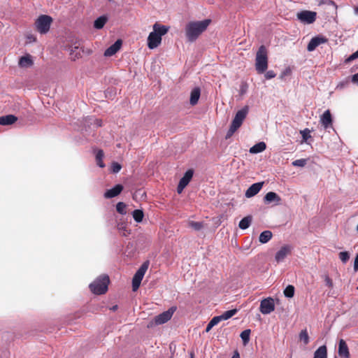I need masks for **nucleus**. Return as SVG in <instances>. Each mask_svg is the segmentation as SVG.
<instances>
[{
	"mask_svg": "<svg viewBox=\"0 0 358 358\" xmlns=\"http://www.w3.org/2000/svg\"><path fill=\"white\" fill-rule=\"evenodd\" d=\"M211 20L191 21L185 26V36L189 42H194L210 25Z\"/></svg>",
	"mask_w": 358,
	"mask_h": 358,
	"instance_id": "obj_1",
	"label": "nucleus"
},
{
	"mask_svg": "<svg viewBox=\"0 0 358 358\" xmlns=\"http://www.w3.org/2000/svg\"><path fill=\"white\" fill-rule=\"evenodd\" d=\"M169 31V27L164 25L155 23L153 25V31L150 33L148 37V46L153 50L157 48L162 42V36Z\"/></svg>",
	"mask_w": 358,
	"mask_h": 358,
	"instance_id": "obj_2",
	"label": "nucleus"
},
{
	"mask_svg": "<svg viewBox=\"0 0 358 358\" xmlns=\"http://www.w3.org/2000/svg\"><path fill=\"white\" fill-rule=\"evenodd\" d=\"M268 68L267 50L264 45H261L256 54L255 69L258 73H263Z\"/></svg>",
	"mask_w": 358,
	"mask_h": 358,
	"instance_id": "obj_3",
	"label": "nucleus"
},
{
	"mask_svg": "<svg viewBox=\"0 0 358 358\" xmlns=\"http://www.w3.org/2000/svg\"><path fill=\"white\" fill-rule=\"evenodd\" d=\"M109 277L103 275L98 277L94 281L90 284L89 287L92 292L95 294H103L108 290Z\"/></svg>",
	"mask_w": 358,
	"mask_h": 358,
	"instance_id": "obj_4",
	"label": "nucleus"
},
{
	"mask_svg": "<svg viewBox=\"0 0 358 358\" xmlns=\"http://www.w3.org/2000/svg\"><path fill=\"white\" fill-rule=\"evenodd\" d=\"M52 19L46 15H41L35 22L36 29L41 34H46L50 27Z\"/></svg>",
	"mask_w": 358,
	"mask_h": 358,
	"instance_id": "obj_5",
	"label": "nucleus"
},
{
	"mask_svg": "<svg viewBox=\"0 0 358 358\" xmlns=\"http://www.w3.org/2000/svg\"><path fill=\"white\" fill-rule=\"evenodd\" d=\"M148 268V262L143 263L141 267L138 269V271L134 274L132 279V289L133 291H136L143 278V276Z\"/></svg>",
	"mask_w": 358,
	"mask_h": 358,
	"instance_id": "obj_6",
	"label": "nucleus"
},
{
	"mask_svg": "<svg viewBox=\"0 0 358 358\" xmlns=\"http://www.w3.org/2000/svg\"><path fill=\"white\" fill-rule=\"evenodd\" d=\"M176 310V307L173 306L171 307L168 310L164 311L160 313L159 315H157L154 318L155 324H162L170 320Z\"/></svg>",
	"mask_w": 358,
	"mask_h": 358,
	"instance_id": "obj_7",
	"label": "nucleus"
},
{
	"mask_svg": "<svg viewBox=\"0 0 358 358\" xmlns=\"http://www.w3.org/2000/svg\"><path fill=\"white\" fill-rule=\"evenodd\" d=\"M248 113V107L245 106L239 110L235 115L231 125L234 128L238 129L243 124V120L245 119Z\"/></svg>",
	"mask_w": 358,
	"mask_h": 358,
	"instance_id": "obj_8",
	"label": "nucleus"
},
{
	"mask_svg": "<svg viewBox=\"0 0 358 358\" xmlns=\"http://www.w3.org/2000/svg\"><path fill=\"white\" fill-rule=\"evenodd\" d=\"M275 310L274 300L271 297H268L262 300L259 306L260 312L264 315L270 314Z\"/></svg>",
	"mask_w": 358,
	"mask_h": 358,
	"instance_id": "obj_9",
	"label": "nucleus"
},
{
	"mask_svg": "<svg viewBox=\"0 0 358 358\" xmlns=\"http://www.w3.org/2000/svg\"><path fill=\"white\" fill-rule=\"evenodd\" d=\"M297 17L302 22L312 24L315 21L316 13L309 10H303L297 14Z\"/></svg>",
	"mask_w": 358,
	"mask_h": 358,
	"instance_id": "obj_10",
	"label": "nucleus"
},
{
	"mask_svg": "<svg viewBox=\"0 0 358 358\" xmlns=\"http://www.w3.org/2000/svg\"><path fill=\"white\" fill-rule=\"evenodd\" d=\"M327 42V38L322 36H317L311 38L308 44L307 50L309 52H312L315 50L320 45Z\"/></svg>",
	"mask_w": 358,
	"mask_h": 358,
	"instance_id": "obj_11",
	"label": "nucleus"
},
{
	"mask_svg": "<svg viewBox=\"0 0 358 358\" xmlns=\"http://www.w3.org/2000/svg\"><path fill=\"white\" fill-rule=\"evenodd\" d=\"M292 250V247L290 245H286L282 246L275 254V259L277 262H282L286 257L290 254Z\"/></svg>",
	"mask_w": 358,
	"mask_h": 358,
	"instance_id": "obj_12",
	"label": "nucleus"
},
{
	"mask_svg": "<svg viewBox=\"0 0 358 358\" xmlns=\"http://www.w3.org/2000/svg\"><path fill=\"white\" fill-rule=\"evenodd\" d=\"M332 117L329 110L324 112L320 117V123L325 129L332 128Z\"/></svg>",
	"mask_w": 358,
	"mask_h": 358,
	"instance_id": "obj_13",
	"label": "nucleus"
},
{
	"mask_svg": "<svg viewBox=\"0 0 358 358\" xmlns=\"http://www.w3.org/2000/svg\"><path fill=\"white\" fill-rule=\"evenodd\" d=\"M338 354L341 358H350V354L348 346L343 339H341L338 343Z\"/></svg>",
	"mask_w": 358,
	"mask_h": 358,
	"instance_id": "obj_14",
	"label": "nucleus"
},
{
	"mask_svg": "<svg viewBox=\"0 0 358 358\" xmlns=\"http://www.w3.org/2000/svg\"><path fill=\"white\" fill-rule=\"evenodd\" d=\"M264 182H256L252 184L245 192V196L251 198L256 195L262 188Z\"/></svg>",
	"mask_w": 358,
	"mask_h": 358,
	"instance_id": "obj_15",
	"label": "nucleus"
},
{
	"mask_svg": "<svg viewBox=\"0 0 358 358\" xmlns=\"http://www.w3.org/2000/svg\"><path fill=\"white\" fill-rule=\"evenodd\" d=\"M123 189V186L120 184L115 185L113 188L108 189L104 193V197L106 199H111L119 195Z\"/></svg>",
	"mask_w": 358,
	"mask_h": 358,
	"instance_id": "obj_16",
	"label": "nucleus"
},
{
	"mask_svg": "<svg viewBox=\"0 0 358 358\" xmlns=\"http://www.w3.org/2000/svg\"><path fill=\"white\" fill-rule=\"evenodd\" d=\"M122 41L117 40L113 45L108 47L104 52V56L111 57L114 55L121 48Z\"/></svg>",
	"mask_w": 358,
	"mask_h": 358,
	"instance_id": "obj_17",
	"label": "nucleus"
},
{
	"mask_svg": "<svg viewBox=\"0 0 358 358\" xmlns=\"http://www.w3.org/2000/svg\"><path fill=\"white\" fill-rule=\"evenodd\" d=\"M264 200L266 203H273L275 205H278L281 201V198L275 192H269L265 195Z\"/></svg>",
	"mask_w": 358,
	"mask_h": 358,
	"instance_id": "obj_18",
	"label": "nucleus"
},
{
	"mask_svg": "<svg viewBox=\"0 0 358 358\" xmlns=\"http://www.w3.org/2000/svg\"><path fill=\"white\" fill-rule=\"evenodd\" d=\"M34 64L31 56L30 55H26L20 58L18 65L21 68H29L31 67Z\"/></svg>",
	"mask_w": 358,
	"mask_h": 358,
	"instance_id": "obj_19",
	"label": "nucleus"
},
{
	"mask_svg": "<svg viewBox=\"0 0 358 358\" xmlns=\"http://www.w3.org/2000/svg\"><path fill=\"white\" fill-rule=\"evenodd\" d=\"M17 120V117L14 115H6L0 117V125H11Z\"/></svg>",
	"mask_w": 358,
	"mask_h": 358,
	"instance_id": "obj_20",
	"label": "nucleus"
},
{
	"mask_svg": "<svg viewBox=\"0 0 358 358\" xmlns=\"http://www.w3.org/2000/svg\"><path fill=\"white\" fill-rule=\"evenodd\" d=\"M201 90L199 87H194L190 93L189 103L192 106H194L198 103L200 98Z\"/></svg>",
	"mask_w": 358,
	"mask_h": 358,
	"instance_id": "obj_21",
	"label": "nucleus"
},
{
	"mask_svg": "<svg viewBox=\"0 0 358 358\" xmlns=\"http://www.w3.org/2000/svg\"><path fill=\"white\" fill-rule=\"evenodd\" d=\"M266 145L264 142H259L256 143L250 149V152L252 154H257L265 150Z\"/></svg>",
	"mask_w": 358,
	"mask_h": 358,
	"instance_id": "obj_22",
	"label": "nucleus"
},
{
	"mask_svg": "<svg viewBox=\"0 0 358 358\" xmlns=\"http://www.w3.org/2000/svg\"><path fill=\"white\" fill-rule=\"evenodd\" d=\"M313 358H327V349L326 345L319 347L314 352Z\"/></svg>",
	"mask_w": 358,
	"mask_h": 358,
	"instance_id": "obj_23",
	"label": "nucleus"
},
{
	"mask_svg": "<svg viewBox=\"0 0 358 358\" xmlns=\"http://www.w3.org/2000/svg\"><path fill=\"white\" fill-rule=\"evenodd\" d=\"M194 174V171L192 169L187 170L184 176L182 177V178L180 180L179 182L182 183V185H185L187 186L190 180H192Z\"/></svg>",
	"mask_w": 358,
	"mask_h": 358,
	"instance_id": "obj_24",
	"label": "nucleus"
},
{
	"mask_svg": "<svg viewBox=\"0 0 358 358\" xmlns=\"http://www.w3.org/2000/svg\"><path fill=\"white\" fill-rule=\"evenodd\" d=\"M272 236L273 234L271 231H264L260 234L259 241L262 243H266L271 239Z\"/></svg>",
	"mask_w": 358,
	"mask_h": 358,
	"instance_id": "obj_25",
	"label": "nucleus"
},
{
	"mask_svg": "<svg viewBox=\"0 0 358 358\" xmlns=\"http://www.w3.org/2000/svg\"><path fill=\"white\" fill-rule=\"evenodd\" d=\"M108 20V17L105 15H101L95 20L94 27L95 29H101L103 27Z\"/></svg>",
	"mask_w": 358,
	"mask_h": 358,
	"instance_id": "obj_26",
	"label": "nucleus"
},
{
	"mask_svg": "<svg viewBox=\"0 0 358 358\" xmlns=\"http://www.w3.org/2000/svg\"><path fill=\"white\" fill-rule=\"evenodd\" d=\"M96 162L97 166L100 168L105 167V164L103 162V158L104 157V153L102 150H98L95 152Z\"/></svg>",
	"mask_w": 358,
	"mask_h": 358,
	"instance_id": "obj_27",
	"label": "nucleus"
},
{
	"mask_svg": "<svg viewBox=\"0 0 358 358\" xmlns=\"http://www.w3.org/2000/svg\"><path fill=\"white\" fill-rule=\"evenodd\" d=\"M238 312V310L236 308L231 309L227 311H225L223 314L218 315V317L220 319V322L222 320H227L234 315H235Z\"/></svg>",
	"mask_w": 358,
	"mask_h": 358,
	"instance_id": "obj_28",
	"label": "nucleus"
},
{
	"mask_svg": "<svg viewBox=\"0 0 358 358\" xmlns=\"http://www.w3.org/2000/svg\"><path fill=\"white\" fill-rule=\"evenodd\" d=\"M252 222V217L251 216H247L243 217L239 222L238 227L241 229H248L250 224Z\"/></svg>",
	"mask_w": 358,
	"mask_h": 358,
	"instance_id": "obj_29",
	"label": "nucleus"
},
{
	"mask_svg": "<svg viewBox=\"0 0 358 358\" xmlns=\"http://www.w3.org/2000/svg\"><path fill=\"white\" fill-rule=\"evenodd\" d=\"M132 215H133L134 220L136 222H141L143 220L144 214H143V210L136 209L133 211Z\"/></svg>",
	"mask_w": 358,
	"mask_h": 358,
	"instance_id": "obj_30",
	"label": "nucleus"
},
{
	"mask_svg": "<svg viewBox=\"0 0 358 358\" xmlns=\"http://www.w3.org/2000/svg\"><path fill=\"white\" fill-rule=\"evenodd\" d=\"M299 340L303 342L304 345H307L309 343L310 338L306 329L300 332Z\"/></svg>",
	"mask_w": 358,
	"mask_h": 358,
	"instance_id": "obj_31",
	"label": "nucleus"
},
{
	"mask_svg": "<svg viewBox=\"0 0 358 358\" xmlns=\"http://www.w3.org/2000/svg\"><path fill=\"white\" fill-rule=\"evenodd\" d=\"M220 322V319L218 316H215L212 318V320L207 324L206 331L208 332L215 325H217Z\"/></svg>",
	"mask_w": 358,
	"mask_h": 358,
	"instance_id": "obj_32",
	"label": "nucleus"
},
{
	"mask_svg": "<svg viewBox=\"0 0 358 358\" xmlns=\"http://www.w3.org/2000/svg\"><path fill=\"white\" fill-rule=\"evenodd\" d=\"M294 287L293 285H289L284 289V294L287 298H292L294 295Z\"/></svg>",
	"mask_w": 358,
	"mask_h": 358,
	"instance_id": "obj_33",
	"label": "nucleus"
},
{
	"mask_svg": "<svg viewBox=\"0 0 358 358\" xmlns=\"http://www.w3.org/2000/svg\"><path fill=\"white\" fill-rule=\"evenodd\" d=\"M250 332V329H245L241 332L240 336L244 344H246L249 342Z\"/></svg>",
	"mask_w": 358,
	"mask_h": 358,
	"instance_id": "obj_34",
	"label": "nucleus"
},
{
	"mask_svg": "<svg viewBox=\"0 0 358 358\" xmlns=\"http://www.w3.org/2000/svg\"><path fill=\"white\" fill-rule=\"evenodd\" d=\"M126 204L123 202H118L116 205L117 211L121 215H125L127 213L126 211Z\"/></svg>",
	"mask_w": 358,
	"mask_h": 358,
	"instance_id": "obj_35",
	"label": "nucleus"
},
{
	"mask_svg": "<svg viewBox=\"0 0 358 358\" xmlns=\"http://www.w3.org/2000/svg\"><path fill=\"white\" fill-rule=\"evenodd\" d=\"M300 134H301L303 141L304 142H306L311 137L310 131L308 128H306L303 130H301Z\"/></svg>",
	"mask_w": 358,
	"mask_h": 358,
	"instance_id": "obj_36",
	"label": "nucleus"
},
{
	"mask_svg": "<svg viewBox=\"0 0 358 358\" xmlns=\"http://www.w3.org/2000/svg\"><path fill=\"white\" fill-rule=\"evenodd\" d=\"M189 226L193 228L195 231H199L203 227V224L201 222L190 221Z\"/></svg>",
	"mask_w": 358,
	"mask_h": 358,
	"instance_id": "obj_37",
	"label": "nucleus"
},
{
	"mask_svg": "<svg viewBox=\"0 0 358 358\" xmlns=\"http://www.w3.org/2000/svg\"><path fill=\"white\" fill-rule=\"evenodd\" d=\"M307 160L306 159H299L292 162L294 166L303 167L306 164Z\"/></svg>",
	"mask_w": 358,
	"mask_h": 358,
	"instance_id": "obj_38",
	"label": "nucleus"
},
{
	"mask_svg": "<svg viewBox=\"0 0 358 358\" xmlns=\"http://www.w3.org/2000/svg\"><path fill=\"white\" fill-rule=\"evenodd\" d=\"M339 258L343 263H346L350 259V254L346 251L341 252L339 253Z\"/></svg>",
	"mask_w": 358,
	"mask_h": 358,
	"instance_id": "obj_39",
	"label": "nucleus"
},
{
	"mask_svg": "<svg viewBox=\"0 0 358 358\" xmlns=\"http://www.w3.org/2000/svg\"><path fill=\"white\" fill-rule=\"evenodd\" d=\"M78 49V46L76 45L74 46L73 48H72L71 49V55L73 58V60H76V59L78 58L79 57H80V52H77V50Z\"/></svg>",
	"mask_w": 358,
	"mask_h": 358,
	"instance_id": "obj_40",
	"label": "nucleus"
},
{
	"mask_svg": "<svg viewBox=\"0 0 358 358\" xmlns=\"http://www.w3.org/2000/svg\"><path fill=\"white\" fill-rule=\"evenodd\" d=\"M122 169V166L117 162H113L111 165V171L114 173H118Z\"/></svg>",
	"mask_w": 358,
	"mask_h": 358,
	"instance_id": "obj_41",
	"label": "nucleus"
},
{
	"mask_svg": "<svg viewBox=\"0 0 358 358\" xmlns=\"http://www.w3.org/2000/svg\"><path fill=\"white\" fill-rule=\"evenodd\" d=\"M324 282H325V284L327 286H328L330 288H332L333 287V281L329 277L328 275H325L324 276Z\"/></svg>",
	"mask_w": 358,
	"mask_h": 358,
	"instance_id": "obj_42",
	"label": "nucleus"
},
{
	"mask_svg": "<svg viewBox=\"0 0 358 358\" xmlns=\"http://www.w3.org/2000/svg\"><path fill=\"white\" fill-rule=\"evenodd\" d=\"M238 129L234 128L233 126H230L227 134H226V138H230L237 130Z\"/></svg>",
	"mask_w": 358,
	"mask_h": 358,
	"instance_id": "obj_43",
	"label": "nucleus"
},
{
	"mask_svg": "<svg viewBox=\"0 0 358 358\" xmlns=\"http://www.w3.org/2000/svg\"><path fill=\"white\" fill-rule=\"evenodd\" d=\"M276 74L273 71H268L265 74V78L267 80L275 78Z\"/></svg>",
	"mask_w": 358,
	"mask_h": 358,
	"instance_id": "obj_44",
	"label": "nucleus"
},
{
	"mask_svg": "<svg viewBox=\"0 0 358 358\" xmlns=\"http://www.w3.org/2000/svg\"><path fill=\"white\" fill-rule=\"evenodd\" d=\"M291 69L289 68H287L285 69L282 72V73L280 74V78H283L284 77L287 76H289L291 74Z\"/></svg>",
	"mask_w": 358,
	"mask_h": 358,
	"instance_id": "obj_45",
	"label": "nucleus"
},
{
	"mask_svg": "<svg viewBox=\"0 0 358 358\" xmlns=\"http://www.w3.org/2000/svg\"><path fill=\"white\" fill-rule=\"evenodd\" d=\"M358 58V53L357 52V51L355 52H354L353 54H352L347 59H346V62H350L355 59Z\"/></svg>",
	"mask_w": 358,
	"mask_h": 358,
	"instance_id": "obj_46",
	"label": "nucleus"
},
{
	"mask_svg": "<svg viewBox=\"0 0 358 358\" xmlns=\"http://www.w3.org/2000/svg\"><path fill=\"white\" fill-rule=\"evenodd\" d=\"M185 187L186 186L185 185H182V183L179 182L178 185L177 187V192H178V194L182 193Z\"/></svg>",
	"mask_w": 358,
	"mask_h": 358,
	"instance_id": "obj_47",
	"label": "nucleus"
},
{
	"mask_svg": "<svg viewBox=\"0 0 358 358\" xmlns=\"http://www.w3.org/2000/svg\"><path fill=\"white\" fill-rule=\"evenodd\" d=\"M347 84H348V81L341 82L339 84H338L336 89H340V90L343 89L346 86Z\"/></svg>",
	"mask_w": 358,
	"mask_h": 358,
	"instance_id": "obj_48",
	"label": "nucleus"
},
{
	"mask_svg": "<svg viewBox=\"0 0 358 358\" xmlns=\"http://www.w3.org/2000/svg\"><path fill=\"white\" fill-rule=\"evenodd\" d=\"M352 82L358 85V73L352 76Z\"/></svg>",
	"mask_w": 358,
	"mask_h": 358,
	"instance_id": "obj_49",
	"label": "nucleus"
},
{
	"mask_svg": "<svg viewBox=\"0 0 358 358\" xmlns=\"http://www.w3.org/2000/svg\"><path fill=\"white\" fill-rule=\"evenodd\" d=\"M94 122H95V124H96L97 127H101L102 122H101V120L96 119V120H94Z\"/></svg>",
	"mask_w": 358,
	"mask_h": 358,
	"instance_id": "obj_50",
	"label": "nucleus"
},
{
	"mask_svg": "<svg viewBox=\"0 0 358 358\" xmlns=\"http://www.w3.org/2000/svg\"><path fill=\"white\" fill-rule=\"evenodd\" d=\"M231 358H240L238 353L236 352Z\"/></svg>",
	"mask_w": 358,
	"mask_h": 358,
	"instance_id": "obj_51",
	"label": "nucleus"
},
{
	"mask_svg": "<svg viewBox=\"0 0 358 358\" xmlns=\"http://www.w3.org/2000/svg\"><path fill=\"white\" fill-rule=\"evenodd\" d=\"M189 356H190V357H189V358H194V352L191 351V352H189Z\"/></svg>",
	"mask_w": 358,
	"mask_h": 358,
	"instance_id": "obj_52",
	"label": "nucleus"
},
{
	"mask_svg": "<svg viewBox=\"0 0 358 358\" xmlns=\"http://www.w3.org/2000/svg\"><path fill=\"white\" fill-rule=\"evenodd\" d=\"M329 4H331V5L335 6L334 2V1H329Z\"/></svg>",
	"mask_w": 358,
	"mask_h": 358,
	"instance_id": "obj_53",
	"label": "nucleus"
},
{
	"mask_svg": "<svg viewBox=\"0 0 358 358\" xmlns=\"http://www.w3.org/2000/svg\"><path fill=\"white\" fill-rule=\"evenodd\" d=\"M28 38L31 41V40H33L34 41L35 38L31 36H29Z\"/></svg>",
	"mask_w": 358,
	"mask_h": 358,
	"instance_id": "obj_54",
	"label": "nucleus"
},
{
	"mask_svg": "<svg viewBox=\"0 0 358 358\" xmlns=\"http://www.w3.org/2000/svg\"><path fill=\"white\" fill-rule=\"evenodd\" d=\"M117 308V306H114L112 308V310H115Z\"/></svg>",
	"mask_w": 358,
	"mask_h": 358,
	"instance_id": "obj_55",
	"label": "nucleus"
},
{
	"mask_svg": "<svg viewBox=\"0 0 358 358\" xmlns=\"http://www.w3.org/2000/svg\"><path fill=\"white\" fill-rule=\"evenodd\" d=\"M355 12H356V13L358 14V7L356 8Z\"/></svg>",
	"mask_w": 358,
	"mask_h": 358,
	"instance_id": "obj_56",
	"label": "nucleus"
},
{
	"mask_svg": "<svg viewBox=\"0 0 358 358\" xmlns=\"http://www.w3.org/2000/svg\"><path fill=\"white\" fill-rule=\"evenodd\" d=\"M109 1H112L113 0H108Z\"/></svg>",
	"mask_w": 358,
	"mask_h": 358,
	"instance_id": "obj_57",
	"label": "nucleus"
},
{
	"mask_svg": "<svg viewBox=\"0 0 358 358\" xmlns=\"http://www.w3.org/2000/svg\"><path fill=\"white\" fill-rule=\"evenodd\" d=\"M357 52L358 53V50H357Z\"/></svg>",
	"mask_w": 358,
	"mask_h": 358,
	"instance_id": "obj_58",
	"label": "nucleus"
},
{
	"mask_svg": "<svg viewBox=\"0 0 358 358\" xmlns=\"http://www.w3.org/2000/svg\"><path fill=\"white\" fill-rule=\"evenodd\" d=\"M334 358H337L336 357H335Z\"/></svg>",
	"mask_w": 358,
	"mask_h": 358,
	"instance_id": "obj_59",
	"label": "nucleus"
},
{
	"mask_svg": "<svg viewBox=\"0 0 358 358\" xmlns=\"http://www.w3.org/2000/svg\"><path fill=\"white\" fill-rule=\"evenodd\" d=\"M357 289H358V286H357Z\"/></svg>",
	"mask_w": 358,
	"mask_h": 358,
	"instance_id": "obj_60",
	"label": "nucleus"
}]
</instances>
